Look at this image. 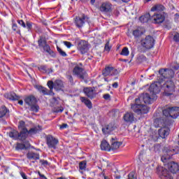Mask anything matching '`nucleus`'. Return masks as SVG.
<instances>
[{
  "label": "nucleus",
  "mask_w": 179,
  "mask_h": 179,
  "mask_svg": "<svg viewBox=\"0 0 179 179\" xmlns=\"http://www.w3.org/2000/svg\"><path fill=\"white\" fill-rule=\"evenodd\" d=\"M132 34L135 40H139V38L141 36H143V31H142V29L141 28H137L136 29L133 30Z\"/></svg>",
  "instance_id": "b1692460"
},
{
  "label": "nucleus",
  "mask_w": 179,
  "mask_h": 179,
  "mask_svg": "<svg viewBox=\"0 0 179 179\" xmlns=\"http://www.w3.org/2000/svg\"><path fill=\"white\" fill-rule=\"evenodd\" d=\"M57 52H59V54H60V55L62 57H66V52H65L64 50H62V49H61V48L57 46Z\"/></svg>",
  "instance_id": "c03bdc74"
},
{
  "label": "nucleus",
  "mask_w": 179,
  "mask_h": 179,
  "mask_svg": "<svg viewBox=\"0 0 179 179\" xmlns=\"http://www.w3.org/2000/svg\"><path fill=\"white\" fill-rule=\"evenodd\" d=\"M12 29L13 31H15L17 34H20V28L17 26V24L15 22V20H12Z\"/></svg>",
  "instance_id": "72a5a7b5"
},
{
  "label": "nucleus",
  "mask_w": 179,
  "mask_h": 179,
  "mask_svg": "<svg viewBox=\"0 0 179 179\" xmlns=\"http://www.w3.org/2000/svg\"><path fill=\"white\" fill-rule=\"evenodd\" d=\"M25 24L28 31H31V29H33V22L27 21Z\"/></svg>",
  "instance_id": "37998d69"
},
{
  "label": "nucleus",
  "mask_w": 179,
  "mask_h": 179,
  "mask_svg": "<svg viewBox=\"0 0 179 179\" xmlns=\"http://www.w3.org/2000/svg\"><path fill=\"white\" fill-rule=\"evenodd\" d=\"M152 19H153L154 23L159 24L166 20V16L164 15V13L163 14H154L152 16Z\"/></svg>",
  "instance_id": "2eb2a0df"
},
{
  "label": "nucleus",
  "mask_w": 179,
  "mask_h": 179,
  "mask_svg": "<svg viewBox=\"0 0 179 179\" xmlns=\"http://www.w3.org/2000/svg\"><path fill=\"white\" fill-rule=\"evenodd\" d=\"M38 174H39V176H40V177H41V178L47 179V178H45V176L44 175H42L41 173H40V172L38 173Z\"/></svg>",
  "instance_id": "0e129e2a"
},
{
  "label": "nucleus",
  "mask_w": 179,
  "mask_h": 179,
  "mask_svg": "<svg viewBox=\"0 0 179 179\" xmlns=\"http://www.w3.org/2000/svg\"><path fill=\"white\" fill-rule=\"evenodd\" d=\"M179 19V14L176 13L175 14V22H178Z\"/></svg>",
  "instance_id": "bf43d9fd"
},
{
  "label": "nucleus",
  "mask_w": 179,
  "mask_h": 179,
  "mask_svg": "<svg viewBox=\"0 0 179 179\" xmlns=\"http://www.w3.org/2000/svg\"><path fill=\"white\" fill-rule=\"evenodd\" d=\"M48 86L50 90V93L49 94H54V92H52V89H55V83L49 80L48 82Z\"/></svg>",
  "instance_id": "58836bf2"
},
{
  "label": "nucleus",
  "mask_w": 179,
  "mask_h": 179,
  "mask_svg": "<svg viewBox=\"0 0 179 179\" xmlns=\"http://www.w3.org/2000/svg\"><path fill=\"white\" fill-rule=\"evenodd\" d=\"M162 83H163V82L158 78V81L151 84L149 87L150 93L156 97V94L160 93V89H162Z\"/></svg>",
  "instance_id": "0eeeda50"
},
{
  "label": "nucleus",
  "mask_w": 179,
  "mask_h": 179,
  "mask_svg": "<svg viewBox=\"0 0 179 179\" xmlns=\"http://www.w3.org/2000/svg\"><path fill=\"white\" fill-rule=\"evenodd\" d=\"M111 6H113L110 3L106 2L102 3L99 9L101 12H105L106 13H107V12H110V10H111Z\"/></svg>",
  "instance_id": "412c9836"
},
{
  "label": "nucleus",
  "mask_w": 179,
  "mask_h": 179,
  "mask_svg": "<svg viewBox=\"0 0 179 179\" xmlns=\"http://www.w3.org/2000/svg\"><path fill=\"white\" fill-rule=\"evenodd\" d=\"M17 22L18 23V24H20V26H22V27L26 29V24L24 23V21H23V20H18Z\"/></svg>",
  "instance_id": "09e8293b"
},
{
  "label": "nucleus",
  "mask_w": 179,
  "mask_h": 179,
  "mask_svg": "<svg viewBox=\"0 0 179 179\" xmlns=\"http://www.w3.org/2000/svg\"><path fill=\"white\" fill-rule=\"evenodd\" d=\"M115 178H116V179L121 178V176H120V173H118V172L117 173H115Z\"/></svg>",
  "instance_id": "680f3d73"
},
{
  "label": "nucleus",
  "mask_w": 179,
  "mask_h": 179,
  "mask_svg": "<svg viewBox=\"0 0 179 179\" xmlns=\"http://www.w3.org/2000/svg\"><path fill=\"white\" fill-rule=\"evenodd\" d=\"M164 96H171L176 92V85L173 80H166L162 86Z\"/></svg>",
  "instance_id": "20e7f679"
},
{
  "label": "nucleus",
  "mask_w": 179,
  "mask_h": 179,
  "mask_svg": "<svg viewBox=\"0 0 179 179\" xmlns=\"http://www.w3.org/2000/svg\"><path fill=\"white\" fill-rule=\"evenodd\" d=\"M159 136L160 138H162V139H164V138H166V136H169V134H170V130L167 128H162L159 129Z\"/></svg>",
  "instance_id": "5701e85b"
},
{
  "label": "nucleus",
  "mask_w": 179,
  "mask_h": 179,
  "mask_svg": "<svg viewBox=\"0 0 179 179\" xmlns=\"http://www.w3.org/2000/svg\"><path fill=\"white\" fill-rule=\"evenodd\" d=\"M20 176H22V178L23 179H27V178L26 177V173H25L21 172Z\"/></svg>",
  "instance_id": "13d9d810"
},
{
  "label": "nucleus",
  "mask_w": 179,
  "mask_h": 179,
  "mask_svg": "<svg viewBox=\"0 0 179 179\" xmlns=\"http://www.w3.org/2000/svg\"><path fill=\"white\" fill-rule=\"evenodd\" d=\"M18 104H20V106H23V101L22 100L19 101Z\"/></svg>",
  "instance_id": "69168bd1"
},
{
  "label": "nucleus",
  "mask_w": 179,
  "mask_h": 179,
  "mask_svg": "<svg viewBox=\"0 0 179 179\" xmlns=\"http://www.w3.org/2000/svg\"><path fill=\"white\" fill-rule=\"evenodd\" d=\"M27 157L29 160H38V159H40V155H38V153L29 152L27 154Z\"/></svg>",
  "instance_id": "a878e982"
},
{
  "label": "nucleus",
  "mask_w": 179,
  "mask_h": 179,
  "mask_svg": "<svg viewBox=\"0 0 179 179\" xmlns=\"http://www.w3.org/2000/svg\"><path fill=\"white\" fill-rule=\"evenodd\" d=\"M64 87V83L62 80H56L55 81V90H61Z\"/></svg>",
  "instance_id": "473e14b6"
},
{
  "label": "nucleus",
  "mask_w": 179,
  "mask_h": 179,
  "mask_svg": "<svg viewBox=\"0 0 179 179\" xmlns=\"http://www.w3.org/2000/svg\"><path fill=\"white\" fill-rule=\"evenodd\" d=\"M58 139L54 138V136L51 135H48L46 136V143L48 148L55 149V146L58 145Z\"/></svg>",
  "instance_id": "ddd939ff"
},
{
  "label": "nucleus",
  "mask_w": 179,
  "mask_h": 179,
  "mask_svg": "<svg viewBox=\"0 0 179 179\" xmlns=\"http://www.w3.org/2000/svg\"><path fill=\"white\" fill-rule=\"evenodd\" d=\"M101 176H103V177H104V179H107V176H106L104 173H102Z\"/></svg>",
  "instance_id": "774afa93"
},
{
  "label": "nucleus",
  "mask_w": 179,
  "mask_h": 179,
  "mask_svg": "<svg viewBox=\"0 0 179 179\" xmlns=\"http://www.w3.org/2000/svg\"><path fill=\"white\" fill-rule=\"evenodd\" d=\"M15 149L16 150H23V149H26V145L23 143H17Z\"/></svg>",
  "instance_id": "a19ab883"
},
{
  "label": "nucleus",
  "mask_w": 179,
  "mask_h": 179,
  "mask_svg": "<svg viewBox=\"0 0 179 179\" xmlns=\"http://www.w3.org/2000/svg\"><path fill=\"white\" fill-rule=\"evenodd\" d=\"M38 70L41 72H43V73H47V66H41L38 67Z\"/></svg>",
  "instance_id": "de8ad7c7"
},
{
  "label": "nucleus",
  "mask_w": 179,
  "mask_h": 179,
  "mask_svg": "<svg viewBox=\"0 0 179 179\" xmlns=\"http://www.w3.org/2000/svg\"><path fill=\"white\" fill-rule=\"evenodd\" d=\"M122 145L121 142L115 141L113 142L110 146V150H117V149L120 148V146Z\"/></svg>",
  "instance_id": "f704fd0d"
},
{
  "label": "nucleus",
  "mask_w": 179,
  "mask_h": 179,
  "mask_svg": "<svg viewBox=\"0 0 179 179\" xmlns=\"http://www.w3.org/2000/svg\"><path fill=\"white\" fill-rule=\"evenodd\" d=\"M43 48L44 51H45L47 52L48 51H49L51 49V47H50L49 45L46 43L45 45Z\"/></svg>",
  "instance_id": "864d4df0"
},
{
  "label": "nucleus",
  "mask_w": 179,
  "mask_h": 179,
  "mask_svg": "<svg viewBox=\"0 0 179 179\" xmlns=\"http://www.w3.org/2000/svg\"><path fill=\"white\" fill-rule=\"evenodd\" d=\"M173 41H176V43H179V34L178 32L173 34Z\"/></svg>",
  "instance_id": "49530a36"
},
{
  "label": "nucleus",
  "mask_w": 179,
  "mask_h": 179,
  "mask_svg": "<svg viewBox=\"0 0 179 179\" xmlns=\"http://www.w3.org/2000/svg\"><path fill=\"white\" fill-rule=\"evenodd\" d=\"M40 163H41L43 166H48V161L47 160L41 159Z\"/></svg>",
  "instance_id": "603ef678"
},
{
  "label": "nucleus",
  "mask_w": 179,
  "mask_h": 179,
  "mask_svg": "<svg viewBox=\"0 0 179 179\" xmlns=\"http://www.w3.org/2000/svg\"><path fill=\"white\" fill-rule=\"evenodd\" d=\"M101 150H107L108 152H110L111 150V148L110 146V144L104 140L101 143Z\"/></svg>",
  "instance_id": "c756f323"
},
{
  "label": "nucleus",
  "mask_w": 179,
  "mask_h": 179,
  "mask_svg": "<svg viewBox=\"0 0 179 179\" xmlns=\"http://www.w3.org/2000/svg\"><path fill=\"white\" fill-rule=\"evenodd\" d=\"M162 113L165 117H171V107H166L162 110Z\"/></svg>",
  "instance_id": "c9c22d12"
},
{
  "label": "nucleus",
  "mask_w": 179,
  "mask_h": 179,
  "mask_svg": "<svg viewBox=\"0 0 179 179\" xmlns=\"http://www.w3.org/2000/svg\"><path fill=\"white\" fill-rule=\"evenodd\" d=\"M18 129L20 132H22L26 135V132H27V128H26V122H24V121L21 120L19 122Z\"/></svg>",
  "instance_id": "cd10ccee"
},
{
  "label": "nucleus",
  "mask_w": 179,
  "mask_h": 179,
  "mask_svg": "<svg viewBox=\"0 0 179 179\" xmlns=\"http://www.w3.org/2000/svg\"><path fill=\"white\" fill-rule=\"evenodd\" d=\"M123 120L125 122H127V124H132V122H135V120H136V118H135L134 113L127 112L124 115Z\"/></svg>",
  "instance_id": "dca6fc26"
},
{
  "label": "nucleus",
  "mask_w": 179,
  "mask_h": 179,
  "mask_svg": "<svg viewBox=\"0 0 179 179\" xmlns=\"http://www.w3.org/2000/svg\"><path fill=\"white\" fill-rule=\"evenodd\" d=\"M115 128V127H114L113 124H109L102 128V132L104 134V135H108V134H111V132H113Z\"/></svg>",
  "instance_id": "aec40b11"
},
{
  "label": "nucleus",
  "mask_w": 179,
  "mask_h": 179,
  "mask_svg": "<svg viewBox=\"0 0 179 179\" xmlns=\"http://www.w3.org/2000/svg\"><path fill=\"white\" fill-rule=\"evenodd\" d=\"M153 125L155 128L166 127V120L163 117L157 118L154 120Z\"/></svg>",
  "instance_id": "f3484780"
},
{
  "label": "nucleus",
  "mask_w": 179,
  "mask_h": 179,
  "mask_svg": "<svg viewBox=\"0 0 179 179\" xmlns=\"http://www.w3.org/2000/svg\"><path fill=\"white\" fill-rule=\"evenodd\" d=\"M37 132H38V129H37V127H33L29 130H27V132H25V139L29 136V135H35Z\"/></svg>",
  "instance_id": "2f4dec72"
},
{
  "label": "nucleus",
  "mask_w": 179,
  "mask_h": 179,
  "mask_svg": "<svg viewBox=\"0 0 179 179\" xmlns=\"http://www.w3.org/2000/svg\"><path fill=\"white\" fill-rule=\"evenodd\" d=\"M48 54H49V55H50V57H52L53 58H55L56 57V54L55 52H54L53 50H52L51 49L50 50H48Z\"/></svg>",
  "instance_id": "8fccbe9b"
},
{
  "label": "nucleus",
  "mask_w": 179,
  "mask_h": 179,
  "mask_svg": "<svg viewBox=\"0 0 179 179\" xmlns=\"http://www.w3.org/2000/svg\"><path fill=\"white\" fill-rule=\"evenodd\" d=\"M112 87H114V89H117V87H118V83H114Z\"/></svg>",
  "instance_id": "052dcab7"
},
{
  "label": "nucleus",
  "mask_w": 179,
  "mask_h": 179,
  "mask_svg": "<svg viewBox=\"0 0 179 179\" xmlns=\"http://www.w3.org/2000/svg\"><path fill=\"white\" fill-rule=\"evenodd\" d=\"M87 162L86 161H83L79 163V169L80 170H86V165Z\"/></svg>",
  "instance_id": "79ce46f5"
},
{
  "label": "nucleus",
  "mask_w": 179,
  "mask_h": 179,
  "mask_svg": "<svg viewBox=\"0 0 179 179\" xmlns=\"http://www.w3.org/2000/svg\"><path fill=\"white\" fill-rule=\"evenodd\" d=\"M166 155H164L161 157V160L163 163H167V162L171 159V156L176 155V150H174V148L167 150Z\"/></svg>",
  "instance_id": "4468645a"
},
{
  "label": "nucleus",
  "mask_w": 179,
  "mask_h": 179,
  "mask_svg": "<svg viewBox=\"0 0 179 179\" xmlns=\"http://www.w3.org/2000/svg\"><path fill=\"white\" fill-rule=\"evenodd\" d=\"M24 101L27 106L31 107V111L38 113L40 107L37 105V98L34 95H29L24 97Z\"/></svg>",
  "instance_id": "7ed1b4c3"
},
{
  "label": "nucleus",
  "mask_w": 179,
  "mask_h": 179,
  "mask_svg": "<svg viewBox=\"0 0 179 179\" xmlns=\"http://www.w3.org/2000/svg\"><path fill=\"white\" fill-rule=\"evenodd\" d=\"M4 97L6 99H8V100H13L14 101H17L20 99V97L14 92L4 94Z\"/></svg>",
  "instance_id": "4be33fe9"
},
{
  "label": "nucleus",
  "mask_w": 179,
  "mask_h": 179,
  "mask_svg": "<svg viewBox=\"0 0 179 179\" xmlns=\"http://www.w3.org/2000/svg\"><path fill=\"white\" fill-rule=\"evenodd\" d=\"M77 50L81 54H86L89 51V43L85 40H80L77 42Z\"/></svg>",
  "instance_id": "9d476101"
},
{
  "label": "nucleus",
  "mask_w": 179,
  "mask_h": 179,
  "mask_svg": "<svg viewBox=\"0 0 179 179\" xmlns=\"http://www.w3.org/2000/svg\"><path fill=\"white\" fill-rule=\"evenodd\" d=\"M60 129H65L66 128H68V124H62L59 126Z\"/></svg>",
  "instance_id": "5fc2aeb1"
},
{
  "label": "nucleus",
  "mask_w": 179,
  "mask_h": 179,
  "mask_svg": "<svg viewBox=\"0 0 179 179\" xmlns=\"http://www.w3.org/2000/svg\"><path fill=\"white\" fill-rule=\"evenodd\" d=\"M120 74V71L111 66H106L102 71L103 76H117Z\"/></svg>",
  "instance_id": "6e6552de"
},
{
  "label": "nucleus",
  "mask_w": 179,
  "mask_h": 179,
  "mask_svg": "<svg viewBox=\"0 0 179 179\" xmlns=\"http://www.w3.org/2000/svg\"><path fill=\"white\" fill-rule=\"evenodd\" d=\"M38 92L40 93H43L44 96H47L48 94V90L43 86H38L37 87Z\"/></svg>",
  "instance_id": "4c0bfd02"
},
{
  "label": "nucleus",
  "mask_w": 179,
  "mask_h": 179,
  "mask_svg": "<svg viewBox=\"0 0 179 179\" xmlns=\"http://www.w3.org/2000/svg\"><path fill=\"white\" fill-rule=\"evenodd\" d=\"M67 78L69 80L70 83H73V77H72V76H68Z\"/></svg>",
  "instance_id": "4d7b16f0"
},
{
  "label": "nucleus",
  "mask_w": 179,
  "mask_h": 179,
  "mask_svg": "<svg viewBox=\"0 0 179 179\" xmlns=\"http://www.w3.org/2000/svg\"><path fill=\"white\" fill-rule=\"evenodd\" d=\"M128 179H136V173L131 171L128 175Z\"/></svg>",
  "instance_id": "a18cd8bd"
},
{
  "label": "nucleus",
  "mask_w": 179,
  "mask_h": 179,
  "mask_svg": "<svg viewBox=\"0 0 179 179\" xmlns=\"http://www.w3.org/2000/svg\"><path fill=\"white\" fill-rule=\"evenodd\" d=\"M89 20V17L83 14L81 17L76 16L74 19V24L78 29H82L85 26V23Z\"/></svg>",
  "instance_id": "1a4fd4ad"
},
{
  "label": "nucleus",
  "mask_w": 179,
  "mask_h": 179,
  "mask_svg": "<svg viewBox=\"0 0 179 179\" xmlns=\"http://www.w3.org/2000/svg\"><path fill=\"white\" fill-rule=\"evenodd\" d=\"M167 167L169 171L162 166L157 168V173L162 179H173L172 174H176L179 171V165L176 162L168 163Z\"/></svg>",
  "instance_id": "f03ea898"
},
{
  "label": "nucleus",
  "mask_w": 179,
  "mask_h": 179,
  "mask_svg": "<svg viewBox=\"0 0 179 179\" xmlns=\"http://www.w3.org/2000/svg\"><path fill=\"white\" fill-rule=\"evenodd\" d=\"M80 100L81 101L82 103H84V104L89 108L90 110L93 108V104L92 103V101L89 99H87L85 96H81L80 98Z\"/></svg>",
  "instance_id": "393cba45"
},
{
  "label": "nucleus",
  "mask_w": 179,
  "mask_h": 179,
  "mask_svg": "<svg viewBox=\"0 0 179 179\" xmlns=\"http://www.w3.org/2000/svg\"><path fill=\"white\" fill-rule=\"evenodd\" d=\"M63 44H64V45H66V47H67V48H71V47H72V43L71 42H68V41H64Z\"/></svg>",
  "instance_id": "3c124183"
},
{
  "label": "nucleus",
  "mask_w": 179,
  "mask_h": 179,
  "mask_svg": "<svg viewBox=\"0 0 179 179\" xmlns=\"http://www.w3.org/2000/svg\"><path fill=\"white\" fill-rule=\"evenodd\" d=\"M110 97H111L110 94H106L103 95V99L105 100H109Z\"/></svg>",
  "instance_id": "6e6d98bb"
},
{
  "label": "nucleus",
  "mask_w": 179,
  "mask_h": 179,
  "mask_svg": "<svg viewBox=\"0 0 179 179\" xmlns=\"http://www.w3.org/2000/svg\"><path fill=\"white\" fill-rule=\"evenodd\" d=\"M38 47H41V48H43L44 46L46 45L47 41L45 40V38L41 37L38 41Z\"/></svg>",
  "instance_id": "e433bc0d"
},
{
  "label": "nucleus",
  "mask_w": 179,
  "mask_h": 179,
  "mask_svg": "<svg viewBox=\"0 0 179 179\" xmlns=\"http://www.w3.org/2000/svg\"><path fill=\"white\" fill-rule=\"evenodd\" d=\"M166 8L162 4H157L152 7L151 12H163Z\"/></svg>",
  "instance_id": "c85d7f7f"
},
{
  "label": "nucleus",
  "mask_w": 179,
  "mask_h": 179,
  "mask_svg": "<svg viewBox=\"0 0 179 179\" xmlns=\"http://www.w3.org/2000/svg\"><path fill=\"white\" fill-rule=\"evenodd\" d=\"M10 138L15 139V141H26V134H22L21 131L13 130L9 133Z\"/></svg>",
  "instance_id": "9b49d317"
},
{
  "label": "nucleus",
  "mask_w": 179,
  "mask_h": 179,
  "mask_svg": "<svg viewBox=\"0 0 179 179\" xmlns=\"http://www.w3.org/2000/svg\"><path fill=\"white\" fill-rule=\"evenodd\" d=\"M158 79L161 82H164L165 79H171L174 78V71L169 69H161L159 71Z\"/></svg>",
  "instance_id": "39448f33"
},
{
  "label": "nucleus",
  "mask_w": 179,
  "mask_h": 179,
  "mask_svg": "<svg viewBox=\"0 0 179 179\" xmlns=\"http://www.w3.org/2000/svg\"><path fill=\"white\" fill-rule=\"evenodd\" d=\"M96 2V0H90V3L92 5H94V3Z\"/></svg>",
  "instance_id": "338daca9"
},
{
  "label": "nucleus",
  "mask_w": 179,
  "mask_h": 179,
  "mask_svg": "<svg viewBox=\"0 0 179 179\" xmlns=\"http://www.w3.org/2000/svg\"><path fill=\"white\" fill-rule=\"evenodd\" d=\"M120 55H124V57H128L129 55V50H128V48L124 47L122 52H120Z\"/></svg>",
  "instance_id": "ea45409f"
},
{
  "label": "nucleus",
  "mask_w": 179,
  "mask_h": 179,
  "mask_svg": "<svg viewBox=\"0 0 179 179\" xmlns=\"http://www.w3.org/2000/svg\"><path fill=\"white\" fill-rule=\"evenodd\" d=\"M73 73L79 79H81V80H85L86 73L83 72V68L80 67L79 66H76L73 69Z\"/></svg>",
  "instance_id": "f8f14e48"
},
{
  "label": "nucleus",
  "mask_w": 179,
  "mask_h": 179,
  "mask_svg": "<svg viewBox=\"0 0 179 179\" xmlns=\"http://www.w3.org/2000/svg\"><path fill=\"white\" fill-rule=\"evenodd\" d=\"M9 109L5 106L0 107V120H2L3 117H9Z\"/></svg>",
  "instance_id": "6ab92c4d"
},
{
  "label": "nucleus",
  "mask_w": 179,
  "mask_h": 179,
  "mask_svg": "<svg viewBox=\"0 0 179 179\" xmlns=\"http://www.w3.org/2000/svg\"><path fill=\"white\" fill-rule=\"evenodd\" d=\"M83 92L85 96H87L89 99H94V90L92 87H85L83 89Z\"/></svg>",
  "instance_id": "a211bd4d"
},
{
  "label": "nucleus",
  "mask_w": 179,
  "mask_h": 179,
  "mask_svg": "<svg viewBox=\"0 0 179 179\" xmlns=\"http://www.w3.org/2000/svg\"><path fill=\"white\" fill-rule=\"evenodd\" d=\"M141 45L145 50H150L155 47V38L150 35H148L145 38L141 39Z\"/></svg>",
  "instance_id": "423d86ee"
},
{
  "label": "nucleus",
  "mask_w": 179,
  "mask_h": 179,
  "mask_svg": "<svg viewBox=\"0 0 179 179\" xmlns=\"http://www.w3.org/2000/svg\"><path fill=\"white\" fill-rule=\"evenodd\" d=\"M179 116V107H171V117L177 118Z\"/></svg>",
  "instance_id": "bb28decb"
},
{
  "label": "nucleus",
  "mask_w": 179,
  "mask_h": 179,
  "mask_svg": "<svg viewBox=\"0 0 179 179\" xmlns=\"http://www.w3.org/2000/svg\"><path fill=\"white\" fill-rule=\"evenodd\" d=\"M139 20L141 23H148L150 20V14L146 13L139 17Z\"/></svg>",
  "instance_id": "7c9ffc66"
},
{
  "label": "nucleus",
  "mask_w": 179,
  "mask_h": 179,
  "mask_svg": "<svg viewBox=\"0 0 179 179\" xmlns=\"http://www.w3.org/2000/svg\"><path fill=\"white\" fill-rule=\"evenodd\" d=\"M62 111H64V108H60V109L56 110L55 113H62Z\"/></svg>",
  "instance_id": "e2e57ef3"
},
{
  "label": "nucleus",
  "mask_w": 179,
  "mask_h": 179,
  "mask_svg": "<svg viewBox=\"0 0 179 179\" xmlns=\"http://www.w3.org/2000/svg\"><path fill=\"white\" fill-rule=\"evenodd\" d=\"M155 99L156 96L152 94V96H150L148 93L142 94L138 98L136 99V104L131 105V110L138 115L148 114V113H149V108L146 105H142V103H145V104H152L153 100Z\"/></svg>",
  "instance_id": "f257e3e1"
}]
</instances>
